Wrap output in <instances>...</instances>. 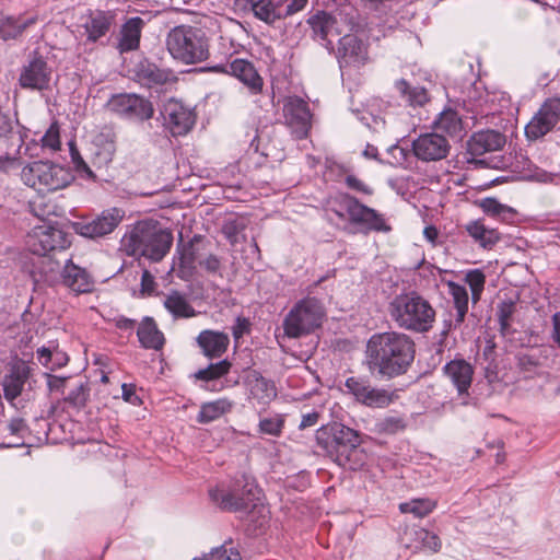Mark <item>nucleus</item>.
I'll return each mask as SVG.
<instances>
[{"mask_svg":"<svg viewBox=\"0 0 560 560\" xmlns=\"http://www.w3.org/2000/svg\"><path fill=\"white\" fill-rule=\"evenodd\" d=\"M415 358V343L402 332L387 331L373 335L366 345L370 370L384 376L404 373Z\"/></svg>","mask_w":560,"mask_h":560,"instance_id":"nucleus-1","label":"nucleus"},{"mask_svg":"<svg viewBox=\"0 0 560 560\" xmlns=\"http://www.w3.org/2000/svg\"><path fill=\"white\" fill-rule=\"evenodd\" d=\"M392 320L401 329L428 332L435 322V310L416 292L396 295L388 304Z\"/></svg>","mask_w":560,"mask_h":560,"instance_id":"nucleus-2","label":"nucleus"},{"mask_svg":"<svg viewBox=\"0 0 560 560\" xmlns=\"http://www.w3.org/2000/svg\"><path fill=\"white\" fill-rule=\"evenodd\" d=\"M357 11L345 4L331 12L320 11L308 19L313 35L329 51L334 49V38L353 35L357 26Z\"/></svg>","mask_w":560,"mask_h":560,"instance_id":"nucleus-3","label":"nucleus"},{"mask_svg":"<svg viewBox=\"0 0 560 560\" xmlns=\"http://www.w3.org/2000/svg\"><path fill=\"white\" fill-rule=\"evenodd\" d=\"M166 44L170 54L186 65L201 62L210 56L207 32L200 27L176 26L168 33Z\"/></svg>","mask_w":560,"mask_h":560,"instance_id":"nucleus-4","label":"nucleus"},{"mask_svg":"<svg viewBox=\"0 0 560 560\" xmlns=\"http://www.w3.org/2000/svg\"><path fill=\"white\" fill-rule=\"evenodd\" d=\"M172 243L171 232L147 222H139L124 237L129 254L142 255L153 261H160L170 250Z\"/></svg>","mask_w":560,"mask_h":560,"instance_id":"nucleus-5","label":"nucleus"},{"mask_svg":"<svg viewBox=\"0 0 560 560\" xmlns=\"http://www.w3.org/2000/svg\"><path fill=\"white\" fill-rule=\"evenodd\" d=\"M316 442L338 465L346 466L360 444L359 434L340 423L322 427L316 431Z\"/></svg>","mask_w":560,"mask_h":560,"instance_id":"nucleus-6","label":"nucleus"},{"mask_svg":"<svg viewBox=\"0 0 560 560\" xmlns=\"http://www.w3.org/2000/svg\"><path fill=\"white\" fill-rule=\"evenodd\" d=\"M22 182L37 191H56L66 188L73 179L70 171L50 161H35L21 171Z\"/></svg>","mask_w":560,"mask_h":560,"instance_id":"nucleus-7","label":"nucleus"},{"mask_svg":"<svg viewBox=\"0 0 560 560\" xmlns=\"http://www.w3.org/2000/svg\"><path fill=\"white\" fill-rule=\"evenodd\" d=\"M209 497L222 510L252 512L257 509L259 513L266 511L260 503V490L254 481L245 480L242 490L238 485L233 488L215 487L209 491Z\"/></svg>","mask_w":560,"mask_h":560,"instance_id":"nucleus-8","label":"nucleus"},{"mask_svg":"<svg viewBox=\"0 0 560 560\" xmlns=\"http://www.w3.org/2000/svg\"><path fill=\"white\" fill-rule=\"evenodd\" d=\"M324 310L315 298H305L294 304L283 319V330L289 338H300L320 326Z\"/></svg>","mask_w":560,"mask_h":560,"instance_id":"nucleus-9","label":"nucleus"},{"mask_svg":"<svg viewBox=\"0 0 560 560\" xmlns=\"http://www.w3.org/2000/svg\"><path fill=\"white\" fill-rule=\"evenodd\" d=\"M30 249L38 255L43 256V262H48L51 271H58L60 264L55 261L49 256V253L57 249H65L69 245L67 234L50 225L36 226L32 234L28 236Z\"/></svg>","mask_w":560,"mask_h":560,"instance_id":"nucleus-10","label":"nucleus"},{"mask_svg":"<svg viewBox=\"0 0 560 560\" xmlns=\"http://www.w3.org/2000/svg\"><path fill=\"white\" fill-rule=\"evenodd\" d=\"M32 383V369L24 361L15 362L2 380L5 400L13 407L19 397L30 400L33 390Z\"/></svg>","mask_w":560,"mask_h":560,"instance_id":"nucleus-11","label":"nucleus"},{"mask_svg":"<svg viewBox=\"0 0 560 560\" xmlns=\"http://www.w3.org/2000/svg\"><path fill=\"white\" fill-rule=\"evenodd\" d=\"M560 120V98L551 97L544 102L535 116L525 127L529 140L547 135Z\"/></svg>","mask_w":560,"mask_h":560,"instance_id":"nucleus-12","label":"nucleus"},{"mask_svg":"<svg viewBox=\"0 0 560 560\" xmlns=\"http://www.w3.org/2000/svg\"><path fill=\"white\" fill-rule=\"evenodd\" d=\"M125 215L119 208H109L91 221H80L73 224L74 231L89 238H96L112 233Z\"/></svg>","mask_w":560,"mask_h":560,"instance_id":"nucleus-13","label":"nucleus"},{"mask_svg":"<svg viewBox=\"0 0 560 560\" xmlns=\"http://www.w3.org/2000/svg\"><path fill=\"white\" fill-rule=\"evenodd\" d=\"M451 150L447 137L438 132L420 135L412 141V152L422 162H438L444 160Z\"/></svg>","mask_w":560,"mask_h":560,"instance_id":"nucleus-14","label":"nucleus"},{"mask_svg":"<svg viewBox=\"0 0 560 560\" xmlns=\"http://www.w3.org/2000/svg\"><path fill=\"white\" fill-rule=\"evenodd\" d=\"M108 107L121 117L141 121L150 119L154 113L152 104L136 94L115 95L108 102Z\"/></svg>","mask_w":560,"mask_h":560,"instance_id":"nucleus-15","label":"nucleus"},{"mask_svg":"<svg viewBox=\"0 0 560 560\" xmlns=\"http://www.w3.org/2000/svg\"><path fill=\"white\" fill-rule=\"evenodd\" d=\"M213 72L226 73L237 78L244 83L253 94L262 90V79L258 74L254 65L244 58H233L226 62H220L210 68Z\"/></svg>","mask_w":560,"mask_h":560,"instance_id":"nucleus-16","label":"nucleus"},{"mask_svg":"<svg viewBox=\"0 0 560 560\" xmlns=\"http://www.w3.org/2000/svg\"><path fill=\"white\" fill-rule=\"evenodd\" d=\"M162 116L173 136L186 135L196 121V115L192 109L174 98L168 100L164 104Z\"/></svg>","mask_w":560,"mask_h":560,"instance_id":"nucleus-17","label":"nucleus"},{"mask_svg":"<svg viewBox=\"0 0 560 560\" xmlns=\"http://www.w3.org/2000/svg\"><path fill=\"white\" fill-rule=\"evenodd\" d=\"M283 117L296 138L307 136L311 127V113L307 103L298 96H290L283 103Z\"/></svg>","mask_w":560,"mask_h":560,"instance_id":"nucleus-18","label":"nucleus"},{"mask_svg":"<svg viewBox=\"0 0 560 560\" xmlns=\"http://www.w3.org/2000/svg\"><path fill=\"white\" fill-rule=\"evenodd\" d=\"M306 3L307 0H260L253 12L259 20L273 23L301 11Z\"/></svg>","mask_w":560,"mask_h":560,"instance_id":"nucleus-19","label":"nucleus"},{"mask_svg":"<svg viewBox=\"0 0 560 560\" xmlns=\"http://www.w3.org/2000/svg\"><path fill=\"white\" fill-rule=\"evenodd\" d=\"M338 43L337 58L340 68L364 65L368 59V48L355 34L342 36Z\"/></svg>","mask_w":560,"mask_h":560,"instance_id":"nucleus-20","label":"nucleus"},{"mask_svg":"<svg viewBox=\"0 0 560 560\" xmlns=\"http://www.w3.org/2000/svg\"><path fill=\"white\" fill-rule=\"evenodd\" d=\"M51 77V68L42 56L34 55L24 66L20 84L23 88L43 90L48 86Z\"/></svg>","mask_w":560,"mask_h":560,"instance_id":"nucleus-21","label":"nucleus"},{"mask_svg":"<svg viewBox=\"0 0 560 560\" xmlns=\"http://www.w3.org/2000/svg\"><path fill=\"white\" fill-rule=\"evenodd\" d=\"M200 240L194 237L188 243H179L174 258V266L178 267V277L180 279L190 278L195 270L197 262L200 260Z\"/></svg>","mask_w":560,"mask_h":560,"instance_id":"nucleus-22","label":"nucleus"},{"mask_svg":"<svg viewBox=\"0 0 560 560\" xmlns=\"http://www.w3.org/2000/svg\"><path fill=\"white\" fill-rule=\"evenodd\" d=\"M445 376L456 388L458 396H468L471 386L474 368L464 359H455L443 368Z\"/></svg>","mask_w":560,"mask_h":560,"instance_id":"nucleus-23","label":"nucleus"},{"mask_svg":"<svg viewBox=\"0 0 560 560\" xmlns=\"http://www.w3.org/2000/svg\"><path fill=\"white\" fill-rule=\"evenodd\" d=\"M62 283L75 293H88L93 290L94 281L90 273L78 265H74L70 259L61 271Z\"/></svg>","mask_w":560,"mask_h":560,"instance_id":"nucleus-24","label":"nucleus"},{"mask_svg":"<svg viewBox=\"0 0 560 560\" xmlns=\"http://www.w3.org/2000/svg\"><path fill=\"white\" fill-rule=\"evenodd\" d=\"M116 14L113 11H94L91 12L82 25L86 35V40L91 43L97 42L105 36L115 24Z\"/></svg>","mask_w":560,"mask_h":560,"instance_id":"nucleus-25","label":"nucleus"},{"mask_svg":"<svg viewBox=\"0 0 560 560\" xmlns=\"http://www.w3.org/2000/svg\"><path fill=\"white\" fill-rule=\"evenodd\" d=\"M505 144V137L495 130H483L474 133L468 141V151L474 156L501 150Z\"/></svg>","mask_w":560,"mask_h":560,"instance_id":"nucleus-26","label":"nucleus"},{"mask_svg":"<svg viewBox=\"0 0 560 560\" xmlns=\"http://www.w3.org/2000/svg\"><path fill=\"white\" fill-rule=\"evenodd\" d=\"M198 346L208 358H220L228 349L230 338L226 334L215 330H202L197 337Z\"/></svg>","mask_w":560,"mask_h":560,"instance_id":"nucleus-27","label":"nucleus"},{"mask_svg":"<svg viewBox=\"0 0 560 560\" xmlns=\"http://www.w3.org/2000/svg\"><path fill=\"white\" fill-rule=\"evenodd\" d=\"M135 73L138 81L148 88L165 84L172 79L171 71L161 69L149 60L140 61L136 66Z\"/></svg>","mask_w":560,"mask_h":560,"instance_id":"nucleus-28","label":"nucleus"},{"mask_svg":"<svg viewBox=\"0 0 560 560\" xmlns=\"http://www.w3.org/2000/svg\"><path fill=\"white\" fill-rule=\"evenodd\" d=\"M144 22L140 16L128 19L120 28V38L117 48L120 52L138 49Z\"/></svg>","mask_w":560,"mask_h":560,"instance_id":"nucleus-29","label":"nucleus"},{"mask_svg":"<svg viewBox=\"0 0 560 560\" xmlns=\"http://www.w3.org/2000/svg\"><path fill=\"white\" fill-rule=\"evenodd\" d=\"M445 284L448 289V294L453 299L454 307L456 311L454 320L452 324H450V327L453 326L454 328H458L464 323L468 312V292L464 284H459L455 281L447 280L445 281Z\"/></svg>","mask_w":560,"mask_h":560,"instance_id":"nucleus-30","label":"nucleus"},{"mask_svg":"<svg viewBox=\"0 0 560 560\" xmlns=\"http://www.w3.org/2000/svg\"><path fill=\"white\" fill-rule=\"evenodd\" d=\"M434 128L445 132L452 139H462L465 135L463 120L458 113L452 108H446L439 114L434 120Z\"/></svg>","mask_w":560,"mask_h":560,"instance_id":"nucleus-31","label":"nucleus"},{"mask_svg":"<svg viewBox=\"0 0 560 560\" xmlns=\"http://www.w3.org/2000/svg\"><path fill=\"white\" fill-rule=\"evenodd\" d=\"M163 305L174 318H189L196 315L187 295L176 290H171L164 295Z\"/></svg>","mask_w":560,"mask_h":560,"instance_id":"nucleus-32","label":"nucleus"},{"mask_svg":"<svg viewBox=\"0 0 560 560\" xmlns=\"http://www.w3.org/2000/svg\"><path fill=\"white\" fill-rule=\"evenodd\" d=\"M410 536V542L406 546L415 550H428L431 552H439L442 546L440 537L422 527H417L406 533Z\"/></svg>","mask_w":560,"mask_h":560,"instance_id":"nucleus-33","label":"nucleus"},{"mask_svg":"<svg viewBox=\"0 0 560 560\" xmlns=\"http://www.w3.org/2000/svg\"><path fill=\"white\" fill-rule=\"evenodd\" d=\"M140 343L147 349L160 350L164 345V336L155 322L147 317L139 325L137 331Z\"/></svg>","mask_w":560,"mask_h":560,"instance_id":"nucleus-34","label":"nucleus"},{"mask_svg":"<svg viewBox=\"0 0 560 560\" xmlns=\"http://www.w3.org/2000/svg\"><path fill=\"white\" fill-rule=\"evenodd\" d=\"M233 407L234 402L228 398L205 402L200 407L197 421L199 423H210L230 412Z\"/></svg>","mask_w":560,"mask_h":560,"instance_id":"nucleus-35","label":"nucleus"},{"mask_svg":"<svg viewBox=\"0 0 560 560\" xmlns=\"http://www.w3.org/2000/svg\"><path fill=\"white\" fill-rule=\"evenodd\" d=\"M466 231L479 246L486 249L492 248L500 241L499 232L487 228L479 220L469 222L466 225Z\"/></svg>","mask_w":560,"mask_h":560,"instance_id":"nucleus-36","label":"nucleus"},{"mask_svg":"<svg viewBox=\"0 0 560 560\" xmlns=\"http://www.w3.org/2000/svg\"><path fill=\"white\" fill-rule=\"evenodd\" d=\"M249 396L259 404H268L277 396V389L272 382L258 375L249 381Z\"/></svg>","mask_w":560,"mask_h":560,"instance_id":"nucleus-37","label":"nucleus"},{"mask_svg":"<svg viewBox=\"0 0 560 560\" xmlns=\"http://www.w3.org/2000/svg\"><path fill=\"white\" fill-rule=\"evenodd\" d=\"M241 49H243V45L237 43L228 31H224L218 38V43L213 48V55L221 62H226L240 54Z\"/></svg>","mask_w":560,"mask_h":560,"instance_id":"nucleus-38","label":"nucleus"},{"mask_svg":"<svg viewBox=\"0 0 560 560\" xmlns=\"http://www.w3.org/2000/svg\"><path fill=\"white\" fill-rule=\"evenodd\" d=\"M517 313V303L511 299L503 300L497 305V317L500 325V331L502 335H510L512 324Z\"/></svg>","mask_w":560,"mask_h":560,"instance_id":"nucleus-39","label":"nucleus"},{"mask_svg":"<svg viewBox=\"0 0 560 560\" xmlns=\"http://www.w3.org/2000/svg\"><path fill=\"white\" fill-rule=\"evenodd\" d=\"M398 93L411 106H422L429 101L428 92L424 88L410 86L406 80H399L395 84Z\"/></svg>","mask_w":560,"mask_h":560,"instance_id":"nucleus-40","label":"nucleus"},{"mask_svg":"<svg viewBox=\"0 0 560 560\" xmlns=\"http://www.w3.org/2000/svg\"><path fill=\"white\" fill-rule=\"evenodd\" d=\"M436 506V502L434 500L428 498H418L412 499L408 502H404L399 504V511L401 513H410L415 517L422 518L430 514Z\"/></svg>","mask_w":560,"mask_h":560,"instance_id":"nucleus-41","label":"nucleus"},{"mask_svg":"<svg viewBox=\"0 0 560 560\" xmlns=\"http://www.w3.org/2000/svg\"><path fill=\"white\" fill-rule=\"evenodd\" d=\"M32 23V19L5 18L0 24V37L3 39L15 38Z\"/></svg>","mask_w":560,"mask_h":560,"instance_id":"nucleus-42","label":"nucleus"},{"mask_svg":"<svg viewBox=\"0 0 560 560\" xmlns=\"http://www.w3.org/2000/svg\"><path fill=\"white\" fill-rule=\"evenodd\" d=\"M464 282L470 288L472 303H478L485 289V273L480 269L469 270L465 273Z\"/></svg>","mask_w":560,"mask_h":560,"instance_id":"nucleus-43","label":"nucleus"},{"mask_svg":"<svg viewBox=\"0 0 560 560\" xmlns=\"http://www.w3.org/2000/svg\"><path fill=\"white\" fill-rule=\"evenodd\" d=\"M393 401L392 394L386 389L369 386L361 404L372 408H385Z\"/></svg>","mask_w":560,"mask_h":560,"instance_id":"nucleus-44","label":"nucleus"},{"mask_svg":"<svg viewBox=\"0 0 560 560\" xmlns=\"http://www.w3.org/2000/svg\"><path fill=\"white\" fill-rule=\"evenodd\" d=\"M231 363L228 360H222L217 363L210 364L208 368L199 370L195 376L201 381L218 380L229 373Z\"/></svg>","mask_w":560,"mask_h":560,"instance_id":"nucleus-45","label":"nucleus"},{"mask_svg":"<svg viewBox=\"0 0 560 560\" xmlns=\"http://www.w3.org/2000/svg\"><path fill=\"white\" fill-rule=\"evenodd\" d=\"M479 206L486 214L494 218L505 219L508 214L513 213L512 208L499 202L495 198H485Z\"/></svg>","mask_w":560,"mask_h":560,"instance_id":"nucleus-46","label":"nucleus"},{"mask_svg":"<svg viewBox=\"0 0 560 560\" xmlns=\"http://www.w3.org/2000/svg\"><path fill=\"white\" fill-rule=\"evenodd\" d=\"M360 225L364 226L368 231H390V226L386 223L384 217L372 208L369 210V213H366L364 221Z\"/></svg>","mask_w":560,"mask_h":560,"instance_id":"nucleus-47","label":"nucleus"},{"mask_svg":"<svg viewBox=\"0 0 560 560\" xmlns=\"http://www.w3.org/2000/svg\"><path fill=\"white\" fill-rule=\"evenodd\" d=\"M353 197L350 195H339L336 196L327 201V212H332L336 214L340 220H347L348 219V209L346 208V205L348 203V200H352Z\"/></svg>","mask_w":560,"mask_h":560,"instance_id":"nucleus-48","label":"nucleus"},{"mask_svg":"<svg viewBox=\"0 0 560 560\" xmlns=\"http://www.w3.org/2000/svg\"><path fill=\"white\" fill-rule=\"evenodd\" d=\"M347 202L346 208L348 209V220L352 223L361 224L371 208L360 203L355 198L348 200Z\"/></svg>","mask_w":560,"mask_h":560,"instance_id":"nucleus-49","label":"nucleus"},{"mask_svg":"<svg viewBox=\"0 0 560 560\" xmlns=\"http://www.w3.org/2000/svg\"><path fill=\"white\" fill-rule=\"evenodd\" d=\"M8 430L11 435H16L21 440V442H16L13 444H1L0 447H18L23 444L22 440L24 438V432L27 431V427L25 421L22 418H13L10 420L8 424Z\"/></svg>","mask_w":560,"mask_h":560,"instance_id":"nucleus-50","label":"nucleus"},{"mask_svg":"<svg viewBox=\"0 0 560 560\" xmlns=\"http://www.w3.org/2000/svg\"><path fill=\"white\" fill-rule=\"evenodd\" d=\"M43 148H48L51 151L60 149V135L59 127L57 124H51L45 135L42 137Z\"/></svg>","mask_w":560,"mask_h":560,"instance_id":"nucleus-51","label":"nucleus"},{"mask_svg":"<svg viewBox=\"0 0 560 560\" xmlns=\"http://www.w3.org/2000/svg\"><path fill=\"white\" fill-rule=\"evenodd\" d=\"M345 386L348 392L354 396L357 401L361 402L370 385L360 378L349 377L347 378Z\"/></svg>","mask_w":560,"mask_h":560,"instance_id":"nucleus-52","label":"nucleus"},{"mask_svg":"<svg viewBox=\"0 0 560 560\" xmlns=\"http://www.w3.org/2000/svg\"><path fill=\"white\" fill-rule=\"evenodd\" d=\"M89 392L83 384L75 386L67 395L65 400L73 407H83L88 400Z\"/></svg>","mask_w":560,"mask_h":560,"instance_id":"nucleus-53","label":"nucleus"},{"mask_svg":"<svg viewBox=\"0 0 560 560\" xmlns=\"http://www.w3.org/2000/svg\"><path fill=\"white\" fill-rule=\"evenodd\" d=\"M283 428V421L279 418H265L259 422L260 432L278 436Z\"/></svg>","mask_w":560,"mask_h":560,"instance_id":"nucleus-54","label":"nucleus"},{"mask_svg":"<svg viewBox=\"0 0 560 560\" xmlns=\"http://www.w3.org/2000/svg\"><path fill=\"white\" fill-rule=\"evenodd\" d=\"M211 560H241V556L233 549H215L211 553Z\"/></svg>","mask_w":560,"mask_h":560,"instance_id":"nucleus-55","label":"nucleus"},{"mask_svg":"<svg viewBox=\"0 0 560 560\" xmlns=\"http://www.w3.org/2000/svg\"><path fill=\"white\" fill-rule=\"evenodd\" d=\"M199 265L208 272L215 273L221 268V260L214 255H209L205 259H200Z\"/></svg>","mask_w":560,"mask_h":560,"instance_id":"nucleus-56","label":"nucleus"},{"mask_svg":"<svg viewBox=\"0 0 560 560\" xmlns=\"http://www.w3.org/2000/svg\"><path fill=\"white\" fill-rule=\"evenodd\" d=\"M346 184L349 188L357 190L359 192L370 195L372 194V190L359 178H357L353 175H348L346 177Z\"/></svg>","mask_w":560,"mask_h":560,"instance_id":"nucleus-57","label":"nucleus"},{"mask_svg":"<svg viewBox=\"0 0 560 560\" xmlns=\"http://www.w3.org/2000/svg\"><path fill=\"white\" fill-rule=\"evenodd\" d=\"M121 389H122L121 396L125 401H127L133 406H138L141 404L139 396L135 392V386L128 385V384H122Z\"/></svg>","mask_w":560,"mask_h":560,"instance_id":"nucleus-58","label":"nucleus"},{"mask_svg":"<svg viewBox=\"0 0 560 560\" xmlns=\"http://www.w3.org/2000/svg\"><path fill=\"white\" fill-rule=\"evenodd\" d=\"M233 336L237 340L249 330V322L246 318L237 317L233 326Z\"/></svg>","mask_w":560,"mask_h":560,"instance_id":"nucleus-59","label":"nucleus"},{"mask_svg":"<svg viewBox=\"0 0 560 560\" xmlns=\"http://www.w3.org/2000/svg\"><path fill=\"white\" fill-rule=\"evenodd\" d=\"M36 354H37V360L39 361L40 364H43L44 366H46L47 369H50V370L55 369V364L49 365V363L52 359V355H54V353L51 352V350L49 348L42 347V348L37 349Z\"/></svg>","mask_w":560,"mask_h":560,"instance_id":"nucleus-60","label":"nucleus"},{"mask_svg":"<svg viewBox=\"0 0 560 560\" xmlns=\"http://www.w3.org/2000/svg\"><path fill=\"white\" fill-rule=\"evenodd\" d=\"M20 165L19 159L10 155L0 156V172L8 173Z\"/></svg>","mask_w":560,"mask_h":560,"instance_id":"nucleus-61","label":"nucleus"},{"mask_svg":"<svg viewBox=\"0 0 560 560\" xmlns=\"http://www.w3.org/2000/svg\"><path fill=\"white\" fill-rule=\"evenodd\" d=\"M154 277L148 270H144L141 276L142 291L151 293L154 290Z\"/></svg>","mask_w":560,"mask_h":560,"instance_id":"nucleus-62","label":"nucleus"},{"mask_svg":"<svg viewBox=\"0 0 560 560\" xmlns=\"http://www.w3.org/2000/svg\"><path fill=\"white\" fill-rule=\"evenodd\" d=\"M74 168L81 177L92 179V180L95 179V174L90 168V166L85 163V161H80L79 165Z\"/></svg>","mask_w":560,"mask_h":560,"instance_id":"nucleus-63","label":"nucleus"},{"mask_svg":"<svg viewBox=\"0 0 560 560\" xmlns=\"http://www.w3.org/2000/svg\"><path fill=\"white\" fill-rule=\"evenodd\" d=\"M553 332L552 338L555 342L560 347V312H557L552 316Z\"/></svg>","mask_w":560,"mask_h":560,"instance_id":"nucleus-64","label":"nucleus"}]
</instances>
